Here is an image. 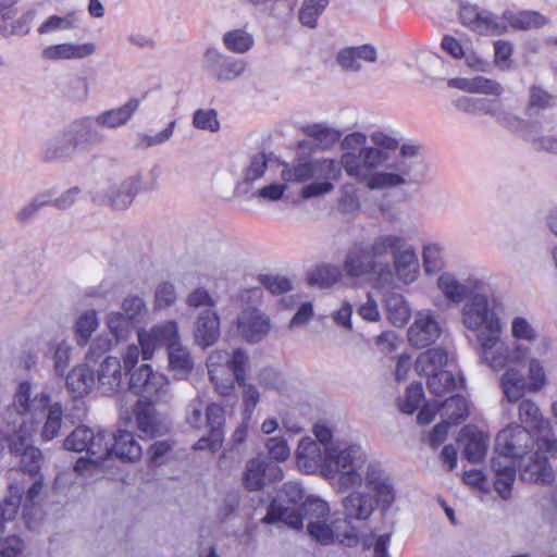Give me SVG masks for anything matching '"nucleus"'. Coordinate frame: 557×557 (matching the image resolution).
<instances>
[{
    "instance_id": "1",
    "label": "nucleus",
    "mask_w": 557,
    "mask_h": 557,
    "mask_svg": "<svg viewBox=\"0 0 557 557\" xmlns=\"http://www.w3.org/2000/svg\"><path fill=\"white\" fill-rule=\"evenodd\" d=\"M296 458L300 470L314 473L320 469L338 493H347L342 505L349 517L369 519L376 508L387 511L396 500L392 476L358 442L337 441L322 451L318 442L304 437Z\"/></svg>"
},
{
    "instance_id": "2",
    "label": "nucleus",
    "mask_w": 557,
    "mask_h": 557,
    "mask_svg": "<svg viewBox=\"0 0 557 557\" xmlns=\"http://www.w3.org/2000/svg\"><path fill=\"white\" fill-rule=\"evenodd\" d=\"M398 147L397 138L383 131H374L369 137L359 131L351 132L341 140V164L347 176L369 189L399 187L409 182L404 162L377 171L388 163Z\"/></svg>"
},
{
    "instance_id": "3",
    "label": "nucleus",
    "mask_w": 557,
    "mask_h": 557,
    "mask_svg": "<svg viewBox=\"0 0 557 557\" xmlns=\"http://www.w3.org/2000/svg\"><path fill=\"white\" fill-rule=\"evenodd\" d=\"M495 442V448L500 456L492 459V468L495 472L494 486L498 495L507 499L516 479L512 461L508 458H522L535 445V441L532 440L525 426L509 424L499 431Z\"/></svg>"
},
{
    "instance_id": "4",
    "label": "nucleus",
    "mask_w": 557,
    "mask_h": 557,
    "mask_svg": "<svg viewBox=\"0 0 557 557\" xmlns=\"http://www.w3.org/2000/svg\"><path fill=\"white\" fill-rule=\"evenodd\" d=\"M344 518L331 515L326 502L320 498H307L302 504L307 531L312 540L329 545L334 542L351 545L357 542V530L351 525V520L363 518L349 517L342 506Z\"/></svg>"
},
{
    "instance_id": "5",
    "label": "nucleus",
    "mask_w": 557,
    "mask_h": 557,
    "mask_svg": "<svg viewBox=\"0 0 557 557\" xmlns=\"http://www.w3.org/2000/svg\"><path fill=\"white\" fill-rule=\"evenodd\" d=\"M13 408L22 417V422L26 420V425L32 424L36 429V417L47 409L46 420L42 426L41 436L45 441H50L59 435L62 420L63 408L60 403L50 404V396L41 392L33 396L29 382H22L14 396Z\"/></svg>"
},
{
    "instance_id": "6",
    "label": "nucleus",
    "mask_w": 557,
    "mask_h": 557,
    "mask_svg": "<svg viewBox=\"0 0 557 557\" xmlns=\"http://www.w3.org/2000/svg\"><path fill=\"white\" fill-rule=\"evenodd\" d=\"M503 326L497 331L478 334L479 357L482 363L493 371H500L507 364H520L530 354V348L522 343L512 347L502 338Z\"/></svg>"
},
{
    "instance_id": "7",
    "label": "nucleus",
    "mask_w": 557,
    "mask_h": 557,
    "mask_svg": "<svg viewBox=\"0 0 557 557\" xmlns=\"http://www.w3.org/2000/svg\"><path fill=\"white\" fill-rule=\"evenodd\" d=\"M496 301L483 293H473L461 307L460 322L471 332H495L503 326Z\"/></svg>"
},
{
    "instance_id": "8",
    "label": "nucleus",
    "mask_w": 557,
    "mask_h": 557,
    "mask_svg": "<svg viewBox=\"0 0 557 557\" xmlns=\"http://www.w3.org/2000/svg\"><path fill=\"white\" fill-rule=\"evenodd\" d=\"M143 176L131 174L122 180L108 178L98 188L90 191L94 202L108 206L114 210L127 209L140 189Z\"/></svg>"
},
{
    "instance_id": "9",
    "label": "nucleus",
    "mask_w": 557,
    "mask_h": 557,
    "mask_svg": "<svg viewBox=\"0 0 557 557\" xmlns=\"http://www.w3.org/2000/svg\"><path fill=\"white\" fill-rule=\"evenodd\" d=\"M536 450L524 455L519 461L520 476L523 481L534 483H549L553 481L554 472L547 458L541 455L545 450L550 457H557V438L546 435L537 436L535 440Z\"/></svg>"
},
{
    "instance_id": "10",
    "label": "nucleus",
    "mask_w": 557,
    "mask_h": 557,
    "mask_svg": "<svg viewBox=\"0 0 557 557\" xmlns=\"http://www.w3.org/2000/svg\"><path fill=\"white\" fill-rule=\"evenodd\" d=\"M343 166L341 160L331 158L317 159L311 162V172L313 182L302 187L300 195L302 198L322 197L334 189L333 182L342 176Z\"/></svg>"
},
{
    "instance_id": "11",
    "label": "nucleus",
    "mask_w": 557,
    "mask_h": 557,
    "mask_svg": "<svg viewBox=\"0 0 557 557\" xmlns=\"http://www.w3.org/2000/svg\"><path fill=\"white\" fill-rule=\"evenodd\" d=\"M455 107L470 115L488 114L511 129H519L522 125L519 116L508 112L504 104L495 99L461 97L455 101Z\"/></svg>"
},
{
    "instance_id": "12",
    "label": "nucleus",
    "mask_w": 557,
    "mask_h": 557,
    "mask_svg": "<svg viewBox=\"0 0 557 557\" xmlns=\"http://www.w3.org/2000/svg\"><path fill=\"white\" fill-rule=\"evenodd\" d=\"M180 338L178 324L173 320L157 323L150 329H140L137 332V341L141 347L144 360L151 359L154 352L162 346H166L168 350Z\"/></svg>"
},
{
    "instance_id": "13",
    "label": "nucleus",
    "mask_w": 557,
    "mask_h": 557,
    "mask_svg": "<svg viewBox=\"0 0 557 557\" xmlns=\"http://www.w3.org/2000/svg\"><path fill=\"white\" fill-rule=\"evenodd\" d=\"M248 363L249 357L246 351L240 348L235 349L233 362L208 373L215 391L222 396L231 395L234 392L235 382L242 383L245 380Z\"/></svg>"
},
{
    "instance_id": "14",
    "label": "nucleus",
    "mask_w": 557,
    "mask_h": 557,
    "mask_svg": "<svg viewBox=\"0 0 557 557\" xmlns=\"http://www.w3.org/2000/svg\"><path fill=\"white\" fill-rule=\"evenodd\" d=\"M343 270L349 277L377 276L388 274V265L374 260L370 250L362 245H354L346 253Z\"/></svg>"
},
{
    "instance_id": "15",
    "label": "nucleus",
    "mask_w": 557,
    "mask_h": 557,
    "mask_svg": "<svg viewBox=\"0 0 557 557\" xmlns=\"http://www.w3.org/2000/svg\"><path fill=\"white\" fill-rule=\"evenodd\" d=\"M35 428L26 425V420L21 422L18 430L10 440V449L21 455V468L24 472L36 474L40 468L42 455L39 448L32 445Z\"/></svg>"
},
{
    "instance_id": "16",
    "label": "nucleus",
    "mask_w": 557,
    "mask_h": 557,
    "mask_svg": "<svg viewBox=\"0 0 557 557\" xmlns=\"http://www.w3.org/2000/svg\"><path fill=\"white\" fill-rule=\"evenodd\" d=\"M234 324L237 335L248 343L262 341L271 330L269 317L253 307L242 310Z\"/></svg>"
},
{
    "instance_id": "17",
    "label": "nucleus",
    "mask_w": 557,
    "mask_h": 557,
    "mask_svg": "<svg viewBox=\"0 0 557 557\" xmlns=\"http://www.w3.org/2000/svg\"><path fill=\"white\" fill-rule=\"evenodd\" d=\"M131 388L150 400H159L168 392L169 382L160 373L153 372L149 364H143L131 374Z\"/></svg>"
},
{
    "instance_id": "18",
    "label": "nucleus",
    "mask_w": 557,
    "mask_h": 557,
    "mask_svg": "<svg viewBox=\"0 0 557 557\" xmlns=\"http://www.w3.org/2000/svg\"><path fill=\"white\" fill-rule=\"evenodd\" d=\"M64 448L73 451L86 450L87 455H110L107 434L94 432L87 426H77L65 440Z\"/></svg>"
},
{
    "instance_id": "19",
    "label": "nucleus",
    "mask_w": 557,
    "mask_h": 557,
    "mask_svg": "<svg viewBox=\"0 0 557 557\" xmlns=\"http://www.w3.org/2000/svg\"><path fill=\"white\" fill-rule=\"evenodd\" d=\"M203 61L208 73L218 82L234 81L246 70L245 61L231 59L213 48L206 51Z\"/></svg>"
},
{
    "instance_id": "20",
    "label": "nucleus",
    "mask_w": 557,
    "mask_h": 557,
    "mask_svg": "<svg viewBox=\"0 0 557 557\" xmlns=\"http://www.w3.org/2000/svg\"><path fill=\"white\" fill-rule=\"evenodd\" d=\"M441 335V327L435 317L429 310L419 311L408 329V341L417 348L433 344Z\"/></svg>"
},
{
    "instance_id": "21",
    "label": "nucleus",
    "mask_w": 557,
    "mask_h": 557,
    "mask_svg": "<svg viewBox=\"0 0 557 557\" xmlns=\"http://www.w3.org/2000/svg\"><path fill=\"white\" fill-rule=\"evenodd\" d=\"M377 50L374 46L366 44L356 47H345L335 54V64L346 73H358L362 70V62L375 63Z\"/></svg>"
},
{
    "instance_id": "22",
    "label": "nucleus",
    "mask_w": 557,
    "mask_h": 557,
    "mask_svg": "<svg viewBox=\"0 0 557 557\" xmlns=\"http://www.w3.org/2000/svg\"><path fill=\"white\" fill-rule=\"evenodd\" d=\"M220 318L212 309H205L198 313L193 325L195 345L202 349L213 346L220 338Z\"/></svg>"
},
{
    "instance_id": "23",
    "label": "nucleus",
    "mask_w": 557,
    "mask_h": 557,
    "mask_svg": "<svg viewBox=\"0 0 557 557\" xmlns=\"http://www.w3.org/2000/svg\"><path fill=\"white\" fill-rule=\"evenodd\" d=\"M458 442L462 446L465 457L474 463L484 459L490 446L488 435L474 425L462 428Z\"/></svg>"
},
{
    "instance_id": "24",
    "label": "nucleus",
    "mask_w": 557,
    "mask_h": 557,
    "mask_svg": "<svg viewBox=\"0 0 557 557\" xmlns=\"http://www.w3.org/2000/svg\"><path fill=\"white\" fill-rule=\"evenodd\" d=\"M224 409L216 404H210L206 409V422L210 428L208 437H201L196 444V449H208L212 453L220 449L223 443Z\"/></svg>"
},
{
    "instance_id": "25",
    "label": "nucleus",
    "mask_w": 557,
    "mask_h": 557,
    "mask_svg": "<svg viewBox=\"0 0 557 557\" xmlns=\"http://www.w3.org/2000/svg\"><path fill=\"white\" fill-rule=\"evenodd\" d=\"M95 51L94 42H63L44 48L41 58L46 61L82 60L92 55Z\"/></svg>"
},
{
    "instance_id": "26",
    "label": "nucleus",
    "mask_w": 557,
    "mask_h": 557,
    "mask_svg": "<svg viewBox=\"0 0 557 557\" xmlns=\"http://www.w3.org/2000/svg\"><path fill=\"white\" fill-rule=\"evenodd\" d=\"M110 458L114 455L116 458L125 461H137L141 458L143 449L134 438L132 432L119 430L115 434L108 435Z\"/></svg>"
},
{
    "instance_id": "27",
    "label": "nucleus",
    "mask_w": 557,
    "mask_h": 557,
    "mask_svg": "<svg viewBox=\"0 0 557 557\" xmlns=\"http://www.w3.org/2000/svg\"><path fill=\"white\" fill-rule=\"evenodd\" d=\"M481 285L482 283L478 280L463 284L451 272H442L436 281V286L443 297L453 304L462 302L470 288L480 289Z\"/></svg>"
},
{
    "instance_id": "28",
    "label": "nucleus",
    "mask_w": 557,
    "mask_h": 557,
    "mask_svg": "<svg viewBox=\"0 0 557 557\" xmlns=\"http://www.w3.org/2000/svg\"><path fill=\"white\" fill-rule=\"evenodd\" d=\"M136 424L141 433L150 437L164 434L169 430L165 418L146 401H139L137 405Z\"/></svg>"
},
{
    "instance_id": "29",
    "label": "nucleus",
    "mask_w": 557,
    "mask_h": 557,
    "mask_svg": "<svg viewBox=\"0 0 557 557\" xmlns=\"http://www.w3.org/2000/svg\"><path fill=\"white\" fill-rule=\"evenodd\" d=\"M139 100L131 98L124 104L100 112L95 116V122L103 128L115 129L128 123L139 108Z\"/></svg>"
},
{
    "instance_id": "30",
    "label": "nucleus",
    "mask_w": 557,
    "mask_h": 557,
    "mask_svg": "<svg viewBox=\"0 0 557 557\" xmlns=\"http://www.w3.org/2000/svg\"><path fill=\"white\" fill-rule=\"evenodd\" d=\"M168 351V367L180 379H187L195 368V360L187 345L180 338Z\"/></svg>"
},
{
    "instance_id": "31",
    "label": "nucleus",
    "mask_w": 557,
    "mask_h": 557,
    "mask_svg": "<svg viewBox=\"0 0 557 557\" xmlns=\"http://www.w3.org/2000/svg\"><path fill=\"white\" fill-rule=\"evenodd\" d=\"M397 276L405 283H411L419 271V260L414 248L407 242L393 257Z\"/></svg>"
},
{
    "instance_id": "32",
    "label": "nucleus",
    "mask_w": 557,
    "mask_h": 557,
    "mask_svg": "<svg viewBox=\"0 0 557 557\" xmlns=\"http://www.w3.org/2000/svg\"><path fill=\"white\" fill-rule=\"evenodd\" d=\"M99 386L104 393L119 391L123 383V372L120 360L109 356L100 364L97 372Z\"/></svg>"
},
{
    "instance_id": "33",
    "label": "nucleus",
    "mask_w": 557,
    "mask_h": 557,
    "mask_svg": "<svg viewBox=\"0 0 557 557\" xmlns=\"http://www.w3.org/2000/svg\"><path fill=\"white\" fill-rule=\"evenodd\" d=\"M448 364V355L442 348H432L421 352L414 363V369L418 374L431 375L438 374L440 371H447L444 369Z\"/></svg>"
},
{
    "instance_id": "34",
    "label": "nucleus",
    "mask_w": 557,
    "mask_h": 557,
    "mask_svg": "<svg viewBox=\"0 0 557 557\" xmlns=\"http://www.w3.org/2000/svg\"><path fill=\"white\" fill-rule=\"evenodd\" d=\"M95 385V374L86 364L74 367L66 376L67 389L75 398L89 394Z\"/></svg>"
},
{
    "instance_id": "35",
    "label": "nucleus",
    "mask_w": 557,
    "mask_h": 557,
    "mask_svg": "<svg viewBox=\"0 0 557 557\" xmlns=\"http://www.w3.org/2000/svg\"><path fill=\"white\" fill-rule=\"evenodd\" d=\"M110 462V455H87L75 462L74 471L86 480H98L109 472Z\"/></svg>"
},
{
    "instance_id": "36",
    "label": "nucleus",
    "mask_w": 557,
    "mask_h": 557,
    "mask_svg": "<svg viewBox=\"0 0 557 557\" xmlns=\"http://www.w3.org/2000/svg\"><path fill=\"white\" fill-rule=\"evenodd\" d=\"M519 420L525 426H529L539 433V436L546 435L552 430L550 422L545 419L540 408L530 399H522L518 407Z\"/></svg>"
},
{
    "instance_id": "37",
    "label": "nucleus",
    "mask_w": 557,
    "mask_h": 557,
    "mask_svg": "<svg viewBox=\"0 0 557 557\" xmlns=\"http://www.w3.org/2000/svg\"><path fill=\"white\" fill-rule=\"evenodd\" d=\"M500 386L505 398L510 403L519 401L529 391L523 374L516 368L506 369L500 377Z\"/></svg>"
},
{
    "instance_id": "38",
    "label": "nucleus",
    "mask_w": 557,
    "mask_h": 557,
    "mask_svg": "<svg viewBox=\"0 0 557 557\" xmlns=\"http://www.w3.org/2000/svg\"><path fill=\"white\" fill-rule=\"evenodd\" d=\"M267 523L281 521L293 529H300L304 525L305 517L302 506L300 510L296 507H283L280 503L274 502L267 516L263 518Z\"/></svg>"
},
{
    "instance_id": "39",
    "label": "nucleus",
    "mask_w": 557,
    "mask_h": 557,
    "mask_svg": "<svg viewBox=\"0 0 557 557\" xmlns=\"http://www.w3.org/2000/svg\"><path fill=\"white\" fill-rule=\"evenodd\" d=\"M503 20L512 28L520 30L537 29L549 23L546 16L536 11H506L503 13Z\"/></svg>"
},
{
    "instance_id": "40",
    "label": "nucleus",
    "mask_w": 557,
    "mask_h": 557,
    "mask_svg": "<svg viewBox=\"0 0 557 557\" xmlns=\"http://www.w3.org/2000/svg\"><path fill=\"white\" fill-rule=\"evenodd\" d=\"M96 125L95 117H82L70 124L78 149H85L88 146L98 144L102 140Z\"/></svg>"
},
{
    "instance_id": "41",
    "label": "nucleus",
    "mask_w": 557,
    "mask_h": 557,
    "mask_svg": "<svg viewBox=\"0 0 557 557\" xmlns=\"http://www.w3.org/2000/svg\"><path fill=\"white\" fill-rule=\"evenodd\" d=\"M99 327L98 312L95 309L83 311L76 319L73 330L75 341L79 346H85L90 341L92 334Z\"/></svg>"
},
{
    "instance_id": "42",
    "label": "nucleus",
    "mask_w": 557,
    "mask_h": 557,
    "mask_svg": "<svg viewBox=\"0 0 557 557\" xmlns=\"http://www.w3.org/2000/svg\"><path fill=\"white\" fill-rule=\"evenodd\" d=\"M268 461L264 458L256 457L248 460L243 472V484L250 492H257L264 486V475Z\"/></svg>"
},
{
    "instance_id": "43",
    "label": "nucleus",
    "mask_w": 557,
    "mask_h": 557,
    "mask_svg": "<svg viewBox=\"0 0 557 557\" xmlns=\"http://www.w3.org/2000/svg\"><path fill=\"white\" fill-rule=\"evenodd\" d=\"M78 149L76 147L75 137L72 134V129L69 126L63 132L55 135L49 143L46 148V158L47 159H59L69 156V153Z\"/></svg>"
},
{
    "instance_id": "44",
    "label": "nucleus",
    "mask_w": 557,
    "mask_h": 557,
    "mask_svg": "<svg viewBox=\"0 0 557 557\" xmlns=\"http://www.w3.org/2000/svg\"><path fill=\"white\" fill-rule=\"evenodd\" d=\"M461 385L462 380L457 379L450 371H440L438 374L431 375L426 382L429 392L436 397H444Z\"/></svg>"
},
{
    "instance_id": "45",
    "label": "nucleus",
    "mask_w": 557,
    "mask_h": 557,
    "mask_svg": "<svg viewBox=\"0 0 557 557\" xmlns=\"http://www.w3.org/2000/svg\"><path fill=\"white\" fill-rule=\"evenodd\" d=\"M441 418L447 423H459L468 416L467 400L459 396H450L440 404Z\"/></svg>"
},
{
    "instance_id": "46",
    "label": "nucleus",
    "mask_w": 557,
    "mask_h": 557,
    "mask_svg": "<svg viewBox=\"0 0 557 557\" xmlns=\"http://www.w3.org/2000/svg\"><path fill=\"white\" fill-rule=\"evenodd\" d=\"M148 311L147 302L138 295H127L124 297L119 310L123 317L135 325L145 321Z\"/></svg>"
},
{
    "instance_id": "47",
    "label": "nucleus",
    "mask_w": 557,
    "mask_h": 557,
    "mask_svg": "<svg viewBox=\"0 0 557 557\" xmlns=\"http://www.w3.org/2000/svg\"><path fill=\"white\" fill-rule=\"evenodd\" d=\"M104 323L109 330V333L115 338L117 343L127 341L135 327V324L123 317V314L119 311L109 312L106 315Z\"/></svg>"
},
{
    "instance_id": "48",
    "label": "nucleus",
    "mask_w": 557,
    "mask_h": 557,
    "mask_svg": "<svg viewBox=\"0 0 557 557\" xmlns=\"http://www.w3.org/2000/svg\"><path fill=\"white\" fill-rule=\"evenodd\" d=\"M406 239L403 236L395 234L379 235L373 239L370 245V252L372 257L380 258L392 252L393 256L405 246Z\"/></svg>"
},
{
    "instance_id": "49",
    "label": "nucleus",
    "mask_w": 557,
    "mask_h": 557,
    "mask_svg": "<svg viewBox=\"0 0 557 557\" xmlns=\"http://www.w3.org/2000/svg\"><path fill=\"white\" fill-rule=\"evenodd\" d=\"M422 264L426 274L438 273L445 267L444 247L438 243H428L422 247Z\"/></svg>"
},
{
    "instance_id": "50",
    "label": "nucleus",
    "mask_w": 557,
    "mask_h": 557,
    "mask_svg": "<svg viewBox=\"0 0 557 557\" xmlns=\"http://www.w3.org/2000/svg\"><path fill=\"white\" fill-rule=\"evenodd\" d=\"M387 318L395 326H403L410 318V309L401 295L392 294L386 299Z\"/></svg>"
},
{
    "instance_id": "51",
    "label": "nucleus",
    "mask_w": 557,
    "mask_h": 557,
    "mask_svg": "<svg viewBox=\"0 0 557 557\" xmlns=\"http://www.w3.org/2000/svg\"><path fill=\"white\" fill-rule=\"evenodd\" d=\"M480 35L500 36L507 32L506 22L494 14L481 11L478 21L472 29Z\"/></svg>"
},
{
    "instance_id": "52",
    "label": "nucleus",
    "mask_w": 557,
    "mask_h": 557,
    "mask_svg": "<svg viewBox=\"0 0 557 557\" xmlns=\"http://www.w3.org/2000/svg\"><path fill=\"white\" fill-rule=\"evenodd\" d=\"M327 5L329 0H304L298 12L299 22L308 28H315Z\"/></svg>"
},
{
    "instance_id": "53",
    "label": "nucleus",
    "mask_w": 557,
    "mask_h": 557,
    "mask_svg": "<svg viewBox=\"0 0 557 557\" xmlns=\"http://www.w3.org/2000/svg\"><path fill=\"white\" fill-rule=\"evenodd\" d=\"M223 44L230 51L242 54L253 46V37L244 29H233L224 34Z\"/></svg>"
},
{
    "instance_id": "54",
    "label": "nucleus",
    "mask_w": 557,
    "mask_h": 557,
    "mask_svg": "<svg viewBox=\"0 0 557 557\" xmlns=\"http://www.w3.org/2000/svg\"><path fill=\"white\" fill-rule=\"evenodd\" d=\"M510 334L517 343L523 341L533 343L537 341V332L532 323L523 317H515L510 321Z\"/></svg>"
},
{
    "instance_id": "55",
    "label": "nucleus",
    "mask_w": 557,
    "mask_h": 557,
    "mask_svg": "<svg viewBox=\"0 0 557 557\" xmlns=\"http://www.w3.org/2000/svg\"><path fill=\"white\" fill-rule=\"evenodd\" d=\"M342 278V271L338 267L323 264L318 267L310 276V283L320 287H330Z\"/></svg>"
},
{
    "instance_id": "56",
    "label": "nucleus",
    "mask_w": 557,
    "mask_h": 557,
    "mask_svg": "<svg viewBox=\"0 0 557 557\" xmlns=\"http://www.w3.org/2000/svg\"><path fill=\"white\" fill-rule=\"evenodd\" d=\"M281 177L285 183H301L312 178L311 162L284 164Z\"/></svg>"
},
{
    "instance_id": "57",
    "label": "nucleus",
    "mask_w": 557,
    "mask_h": 557,
    "mask_svg": "<svg viewBox=\"0 0 557 557\" xmlns=\"http://www.w3.org/2000/svg\"><path fill=\"white\" fill-rule=\"evenodd\" d=\"M193 126L196 129L216 133L220 129L218 113L214 109H197L193 114Z\"/></svg>"
},
{
    "instance_id": "58",
    "label": "nucleus",
    "mask_w": 557,
    "mask_h": 557,
    "mask_svg": "<svg viewBox=\"0 0 557 557\" xmlns=\"http://www.w3.org/2000/svg\"><path fill=\"white\" fill-rule=\"evenodd\" d=\"M268 168V159L265 154L258 153L250 158L249 162L243 170L242 180L245 184L253 183L260 180Z\"/></svg>"
},
{
    "instance_id": "59",
    "label": "nucleus",
    "mask_w": 557,
    "mask_h": 557,
    "mask_svg": "<svg viewBox=\"0 0 557 557\" xmlns=\"http://www.w3.org/2000/svg\"><path fill=\"white\" fill-rule=\"evenodd\" d=\"M51 202V191H46L37 195L29 203L21 208L15 218L20 223H27L34 215L45 206H49Z\"/></svg>"
},
{
    "instance_id": "60",
    "label": "nucleus",
    "mask_w": 557,
    "mask_h": 557,
    "mask_svg": "<svg viewBox=\"0 0 557 557\" xmlns=\"http://www.w3.org/2000/svg\"><path fill=\"white\" fill-rule=\"evenodd\" d=\"M423 398V389L421 383L411 384L404 397L398 399V408L405 413H412L418 409Z\"/></svg>"
},
{
    "instance_id": "61",
    "label": "nucleus",
    "mask_w": 557,
    "mask_h": 557,
    "mask_svg": "<svg viewBox=\"0 0 557 557\" xmlns=\"http://www.w3.org/2000/svg\"><path fill=\"white\" fill-rule=\"evenodd\" d=\"M530 392H539L546 384V374L542 362L536 358L529 359L528 381Z\"/></svg>"
},
{
    "instance_id": "62",
    "label": "nucleus",
    "mask_w": 557,
    "mask_h": 557,
    "mask_svg": "<svg viewBox=\"0 0 557 557\" xmlns=\"http://www.w3.org/2000/svg\"><path fill=\"white\" fill-rule=\"evenodd\" d=\"M177 295L175 286L170 282H161L154 290V308L165 309L176 302Z\"/></svg>"
},
{
    "instance_id": "63",
    "label": "nucleus",
    "mask_w": 557,
    "mask_h": 557,
    "mask_svg": "<svg viewBox=\"0 0 557 557\" xmlns=\"http://www.w3.org/2000/svg\"><path fill=\"white\" fill-rule=\"evenodd\" d=\"M309 135L323 148L327 149L336 144L342 134L333 128L314 125L310 128Z\"/></svg>"
},
{
    "instance_id": "64",
    "label": "nucleus",
    "mask_w": 557,
    "mask_h": 557,
    "mask_svg": "<svg viewBox=\"0 0 557 557\" xmlns=\"http://www.w3.org/2000/svg\"><path fill=\"white\" fill-rule=\"evenodd\" d=\"M53 349L52 360L54 372L62 376L69 366L72 348L66 341H62L54 344Z\"/></svg>"
}]
</instances>
